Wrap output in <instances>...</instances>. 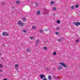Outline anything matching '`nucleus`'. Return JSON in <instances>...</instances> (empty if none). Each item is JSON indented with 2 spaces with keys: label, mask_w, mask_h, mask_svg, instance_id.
I'll return each instance as SVG.
<instances>
[{
  "label": "nucleus",
  "mask_w": 80,
  "mask_h": 80,
  "mask_svg": "<svg viewBox=\"0 0 80 80\" xmlns=\"http://www.w3.org/2000/svg\"><path fill=\"white\" fill-rule=\"evenodd\" d=\"M71 8H72V9H73L75 8L74 7V6H72L71 7Z\"/></svg>",
  "instance_id": "27"
},
{
  "label": "nucleus",
  "mask_w": 80,
  "mask_h": 80,
  "mask_svg": "<svg viewBox=\"0 0 80 80\" xmlns=\"http://www.w3.org/2000/svg\"><path fill=\"white\" fill-rule=\"evenodd\" d=\"M30 39L32 40V39H33V37H31L30 38Z\"/></svg>",
  "instance_id": "32"
},
{
  "label": "nucleus",
  "mask_w": 80,
  "mask_h": 80,
  "mask_svg": "<svg viewBox=\"0 0 80 80\" xmlns=\"http://www.w3.org/2000/svg\"><path fill=\"white\" fill-rule=\"evenodd\" d=\"M57 54V52H53V55H55Z\"/></svg>",
  "instance_id": "21"
},
{
  "label": "nucleus",
  "mask_w": 80,
  "mask_h": 80,
  "mask_svg": "<svg viewBox=\"0 0 80 80\" xmlns=\"http://www.w3.org/2000/svg\"><path fill=\"white\" fill-rule=\"evenodd\" d=\"M0 72H2V70H0Z\"/></svg>",
  "instance_id": "41"
},
{
  "label": "nucleus",
  "mask_w": 80,
  "mask_h": 80,
  "mask_svg": "<svg viewBox=\"0 0 80 80\" xmlns=\"http://www.w3.org/2000/svg\"><path fill=\"white\" fill-rule=\"evenodd\" d=\"M75 7H76V8H78V7H79V6L78 5V4H76L75 6Z\"/></svg>",
  "instance_id": "16"
},
{
  "label": "nucleus",
  "mask_w": 80,
  "mask_h": 80,
  "mask_svg": "<svg viewBox=\"0 0 80 80\" xmlns=\"http://www.w3.org/2000/svg\"><path fill=\"white\" fill-rule=\"evenodd\" d=\"M39 76L41 78H42V79H43V78L45 77V75L43 74H41V75H40Z\"/></svg>",
  "instance_id": "6"
},
{
  "label": "nucleus",
  "mask_w": 80,
  "mask_h": 80,
  "mask_svg": "<svg viewBox=\"0 0 80 80\" xmlns=\"http://www.w3.org/2000/svg\"><path fill=\"white\" fill-rule=\"evenodd\" d=\"M80 42V41L79 40V39H78L77 40H76V42Z\"/></svg>",
  "instance_id": "23"
},
{
  "label": "nucleus",
  "mask_w": 80,
  "mask_h": 80,
  "mask_svg": "<svg viewBox=\"0 0 80 80\" xmlns=\"http://www.w3.org/2000/svg\"><path fill=\"white\" fill-rule=\"evenodd\" d=\"M61 39L62 40H64V39H65V38H64V37H62L61 38Z\"/></svg>",
  "instance_id": "28"
},
{
  "label": "nucleus",
  "mask_w": 80,
  "mask_h": 80,
  "mask_svg": "<svg viewBox=\"0 0 80 80\" xmlns=\"http://www.w3.org/2000/svg\"><path fill=\"white\" fill-rule=\"evenodd\" d=\"M32 29H33V30H35V28H36V27L35 26H32Z\"/></svg>",
  "instance_id": "13"
},
{
  "label": "nucleus",
  "mask_w": 80,
  "mask_h": 80,
  "mask_svg": "<svg viewBox=\"0 0 80 80\" xmlns=\"http://www.w3.org/2000/svg\"><path fill=\"white\" fill-rule=\"evenodd\" d=\"M74 24L75 25H76V26H79L80 25V22H75L74 23Z\"/></svg>",
  "instance_id": "3"
},
{
  "label": "nucleus",
  "mask_w": 80,
  "mask_h": 80,
  "mask_svg": "<svg viewBox=\"0 0 80 80\" xmlns=\"http://www.w3.org/2000/svg\"><path fill=\"white\" fill-rule=\"evenodd\" d=\"M15 67H16V68H18V64H16L15 65Z\"/></svg>",
  "instance_id": "14"
},
{
  "label": "nucleus",
  "mask_w": 80,
  "mask_h": 80,
  "mask_svg": "<svg viewBox=\"0 0 80 80\" xmlns=\"http://www.w3.org/2000/svg\"><path fill=\"white\" fill-rule=\"evenodd\" d=\"M44 11H45L47 13H48V10L46 8H44Z\"/></svg>",
  "instance_id": "10"
},
{
  "label": "nucleus",
  "mask_w": 80,
  "mask_h": 80,
  "mask_svg": "<svg viewBox=\"0 0 80 80\" xmlns=\"http://www.w3.org/2000/svg\"><path fill=\"white\" fill-rule=\"evenodd\" d=\"M23 31L24 33H25V32H26V31H25V30H23Z\"/></svg>",
  "instance_id": "33"
},
{
  "label": "nucleus",
  "mask_w": 80,
  "mask_h": 80,
  "mask_svg": "<svg viewBox=\"0 0 80 80\" xmlns=\"http://www.w3.org/2000/svg\"><path fill=\"white\" fill-rule=\"evenodd\" d=\"M31 2H32V1H31Z\"/></svg>",
  "instance_id": "44"
},
{
  "label": "nucleus",
  "mask_w": 80,
  "mask_h": 80,
  "mask_svg": "<svg viewBox=\"0 0 80 80\" xmlns=\"http://www.w3.org/2000/svg\"><path fill=\"white\" fill-rule=\"evenodd\" d=\"M40 32L41 33H43V31L42 30H41L40 31Z\"/></svg>",
  "instance_id": "26"
},
{
  "label": "nucleus",
  "mask_w": 80,
  "mask_h": 80,
  "mask_svg": "<svg viewBox=\"0 0 80 80\" xmlns=\"http://www.w3.org/2000/svg\"><path fill=\"white\" fill-rule=\"evenodd\" d=\"M36 6H38V4H37V3H36Z\"/></svg>",
  "instance_id": "35"
},
{
  "label": "nucleus",
  "mask_w": 80,
  "mask_h": 80,
  "mask_svg": "<svg viewBox=\"0 0 80 80\" xmlns=\"http://www.w3.org/2000/svg\"><path fill=\"white\" fill-rule=\"evenodd\" d=\"M0 67H3V66L1 64H0Z\"/></svg>",
  "instance_id": "34"
},
{
  "label": "nucleus",
  "mask_w": 80,
  "mask_h": 80,
  "mask_svg": "<svg viewBox=\"0 0 80 80\" xmlns=\"http://www.w3.org/2000/svg\"><path fill=\"white\" fill-rule=\"evenodd\" d=\"M26 50L27 52H31V49L30 48H28L26 49Z\"/></svg>",
  "instance_id": "5"
},
{
  "label": "nucleus",
  "mask_w": 80,
  "mask_h": 80,
  "mask_svg": "<svg viewBox=\"0 0 80 80\" xmlns=\"http://www.w3.org/2000/svg\"><path fill=\"white\" fill-rule=\"evenodd\" d=\"M0 55H1V54L0 53Z\"/></svg>",
  "instance_id": "43"
},
{
  "label": "nucleus",
  "mask_w": 80,
  "mask_h": 80,
  "mask_svg": "<svg viewBox=\"0 0 80 80\" xmlns=\"http://www.w3.org/2000/svg\"><path fill=\"white\" fill-rule=\"evenodd\" d=\"M43 80H48L46 78H44V79H43Z\"/></svg>",
  "instance_id": "31"
},
{
  "label": "nucleus",
  "mask_w": 80,
  "mask_h": 80,
  "mask_svg": "<svg viewBox=\"0 0 80 80\" xmlns=\"http://www.w3.org/2000/svg\"><path fill=\"white\" fill-rule=\"evenodd\" d=\"M39 42H40V40H38V41H36V43L37 44H38V43H39Z\"/></svg>",
  "instance_id": "19"
},
{
  "label": "nucleus",
  "mask_w": 80,
  "mask_h": 80,
  "mask_svg": "<svg viewBox=\"0 0 80 80\" xmlns=\"http://www.w3.org/2000/svg\"><path fill=\"white\" fill-rule=\"evenodd\" d=\"M53 78H55V77L53 76Z\"/></svg>",
  "instance_id": "39"
},
{
  "label": "nucleus",
  "mask_w": 80,
  "mask_h": 80,
  "mask_svg": "<svg viewBox=\"0 0 80 80\" xmlns=\"http://www.w3.org/2000/svg\"><path fill=\"white\" fill-rule=\"evenodd\" d=\"M55 34H56V35H59V32H56Z\"/></svg>",
  "instance_id": "22"
},
{
  "label": "nucleus",
  "mask_w": 80,
  "mask_h": 80,
  "mask_svg": "<svg viewBox=\"0 0 80 80\" xmlns=\"http://www.w3.org/2000/svg\"><path fill=\"white\" fill-rule=\"evenodd\" d=\"M59 64L62 65V66H63V67H64L65 68L67 67V65L66 64H64L63 62H61V63H59Z\"/></svg>",
  "instance_id": "2"
},
{
  "label": "nucleus",
  "mask_w": 80,
  "mask_h": 80,
  "mask_svg": "<svg viewBox=\"0 0 80 80\" xmlns=\"http://www.w3.org/2000/svg\"><path fill=\"white\" fill-rule=\"evenodd\" d=\"M4 4H5V3H4V2L2 3V5H4Z\"/></svg>",
  "instance_id": "36"
},
{
  "label": "nucleus",
  "mask_w": 80,
  "mask_h": 80,
  "mask_svg": "<svg viewBox=\"0 0 80 80\" xmlns=\"http://www.w3.org/2000/svg\"><path fill=\"white\" fill-rule=\"evenodd\" d=\"M18 25H19V26H22V27H23L25 25V23L22 22L21 21H18Z\"/></svg>",
  "instance_id": "1"
},
{
  "label": "nucleus",
  "mask_w": 80,
  "mask_h": 80,
  "mask_svg": "<svg viewBox=\"0 0 80 80\" xmlns=\"http://www.w3.org/2000/svg\"><path fill=\"white\" fill-rule=\"evenodd\" d=\"M37 46H38V44H36Z\"/></svg>",
  "instance_id": "40"
},
{
  "label": "nucleus",
  "mask_w": 80,
  "mask_h": 80,
  "mask_svg": "<svg viewBox=\"0 0 80 80\" xmlns=\"http://www.w3.org/2000/svg\"><path fill=\"white\" fill-rule=\"evenodd\" d=\"M44 30V31H45V32H47V31H48V30H49V28L47 29H45Z\"/></svg>",
  "instance_id": "17"
},
{
  "label": "nucleus",
  "mask_w": 80,
  "mask_h": 80,
  "mask_svg": "<svg viewBox=\"0 0 80 80\" xmlns=\"http://www.w3.org/2000/svg\"><path fill=\"white\" fill-rule=\"evenodd\" d=\"M53 10H56V8H53Z\"/></svg>",
  "instance_id": "30"
},
{
  "label": "nucleus",
  "mask_w": 80,
  "mask_h": 80,
  "mask_svg": "<svg viewBox=\"0 0 80 80\" xmlns=\"http://www.w3.org/2000/svg\"><path fill=\"white\" fill-rule=\"evenodd\" d=\"M22 20L24 22H26L27 21V19L26 18H23Z\"/></svg>",
  "instance_id": "11"
},
{
  "label": "nucleus",
  "mask_w": 80,
  "mask_h": 80,
  "mask_svg": "<svg viewBox=\"0 0 80 80\" xmlns=\"http://www.w3.org/2000/svg\"><path fill=\"white\" fill-rule=\"evenodd\" d=\"M2 35L4 36H8V34L6 33V32H3L2 33Z\"/></svg>",
  "instance_id": "4"
},
{
  "label": "nucleus",
  "mask_w": 80,
  "mask_h": 80,
  "mask_svg": "<svg viewBox=\"0 0 80 80\" xmlns=\"http://www.w3.org/2000/svg\"><path fill=\"white\" fill-rule=\"evenodd\" d=\"M60 22V20H58L57 21V23H59Z\"/></svg>",
  "instance_id": "25"
},
{
  "label": "nucleus",
  "mask_w": 80,
  "mask_h": 80,
  "mask_svg": "<svg viewBox=\"0 0 80 80\" xmlns=\"http://www.w3.org/2000/svg\"><path fill=\"white\" fill-rule=\"evenodd\" d=\"M43 49L44 50H47V47H44L43 48Z\"/></svg>",
  "instance_id": "15"
},
{
  "label": "nucleus",
  "mask_w": 80,
  "mask_h": 80,
  "mask_svg": "<svg viewBox=\"0 0 80 80\" xmlns=\"http://www.w3.org/2000/svg\"><path fill=\"white\" fill-rule=\"evenodd\" d=\"M58 42H62V40H61V39L59 38L58 39Z\"/></svg>",
  "instance_id": "18"
},
{
  "label": "nucleus",
  "mask_w": 80,
  "mask_h": 80,
  "mask_svg": "<svg viewBox=\"0 0 80 80\" xmlns=\"http://www.w3.org/2000/svg\"><path fill=\"white\" fill-rule=\"evenodd\" d=\"M59 78H60V77H57V78H56V79H59Z\"/></svg>",
  "instance_id": "29"
},
{
  "label": "nucleus",
  "mask_w": 80,
  "mask_h": 80,
  "mask_svg": "<svg viewBox=\"0 0 80 80\" xmlns=\"http://www.w3.org/2000/svg\"><path fill=\"white\" fill-rule=\"evenodd\" d=\"M48 79L49 80H51V79H52V76H48Z\"/></svg>",
  "instance_id": "9"
},
{
  "label": "nucleus",
  "mask_w": 80,
  "mask_h": 80,
  "mask_svg": "<svg viewBox=\"0 0 80 80\" xmlns=\"http://www.w3.org/2000/svg\"><path fill=\"white\" fill-rule=\"evenodd\" d=\"M16 3H17V4H18V3H20V1H17L16 2Z\"/></svg>",
  "instance_id": "20"
},
{
  "label": "nucleus",
  "mask_w": 80,
  "mask_h": 80,
  "mask_svg": "<svg viewBox=\"0 0 80 80\" xmlns=\"http://www.w3.org/2000/svg\"><path fill=\"white\" fill-rule=\"evenodd\" d=\"M2 60H3V58H2Z\"/></svg>",
  "instance_id": "42"
},
{
  "label": "nucleus",
  "mask_w": 80,
  "mask_h": 80,
  "mask_svg": "<svg viewBox=\"0 0 80 80\" xmlns=\"http://www.w3.org/2000/svg\"><path fill=\"white\" fill-rule=\"evenodd\" d=\"M58 70H61L62 68V66H59L58 67Z\"/></svg>",
  "instance_id": "7"
},
{
  "label": "nucleus",
  "mask_w": 80,
  "mask_h": 80,
  "mask_svg": "<svg viewBox=\"0 0 80 80\" xmlns=\"http://www.w3.org/2000/svg\"><path fill=\"white\" fill-rule=\"evenodd\" d=\"M12 9H13V8H14V7H12Z\"/></svg>",
  "instance_id": "37"
},
{
  "label": "nucleus",
  "mask_w": 80,
  "mask_h": 80,
  "mask_svg": "<svg viewBox=\"0 0 80 80\" xmlns=\"http://www.w3.org/2000/svg\"><path fill=\"white\" fill-rule=\"evenodd\" d=\"M53 3H54V2H53V1L51 2V5H52V4H53Z\"/></svg>",
  "instance_id": "24"
},
{
  "label": "nucleus",
  "mask_w": 80,
  "mask_h": 80,
  "mask_svg": "<svg viewBox=\"0 0 80 80\" xmlns=\"http://www.w3.org/2000/svg\"><path fill=\"white\" fill-rule=\"evenodd\" d=\"M60 30V28L59 27H57L56 28V30Z\"/></svg>",
  "instance_id": "8"
},
{
  "label": "nucleus",
  "mask_w": 80,
  "mask_h": 80,
  "mask_svg": "<svg viewBox=\"0 0 80 80\" xmlns=\"http://www.w3.org/2000/svg\"><path fill=\"white\" fill-rule=\"evenodd\" d=\"M3 80H7V79L6 78H4Z\"/></svg>",
  "instance_id": "38"
},
{
  "label": "nucleus",
  "mask_w": 80,
  "mask_h": 80,
  "mask_svg": "<svg viewBox=\"0 0 80 80\" xmlns=\"http://www.w3.org/2000/svg\"><path fill=\"white\" fill-rule=\"evenodd\" d=\"M0 52H1V51L0 50Z\"/></svg>",
  "instance_id": "45"
},
{
  "label": "nucleus",
  "mask_w": 80,
  "mask_h": 80,
  "mask_svg": "<svg viewBox=\"0 0 80 80\" xmlns=\"http://www.w3.org/2000/svg\"><path fill=\"white\" fill-rule=\"evenodd\" d=\"M37 15H39V14H40V11H38L37 12Z\"/></svg>",
  "instance_id": "12"
}]
</instances>
